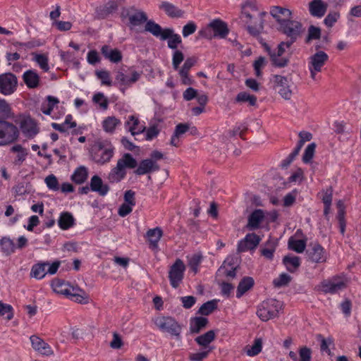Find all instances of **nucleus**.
Returning a JSON list of instances; mask_svg holds the SVG:
<instances>
[{"label": "nucleus", "mask_w": 361, "mask_h": 361, "mask_svg": "<svg viewBox=\"0 0 361 361\" xmlns=\"http://www.w3.org/2000/svg\"><path fill=\"white\" fill-rule=\"evenodd\" d=\"M265 15L266 13L260 11L253 1H247L242 6L240 18L247 25V30L252 36H257L262 32Z\"/></svg>", "instance_id": "nucleus-1"}, {"label": "nucleus", "mask_w": 361, "mask_h": 361, "mask_svg": "<svg viewBox=\"0 0 361 361\" xmlns=\"http://www.w3.org/2000/svg\"><path fill=\"white\" fill-rule=\"evenodd\" d=\"M137 165V161L133 157L126 153L117 161L116 166L114 167L108 175V180L110 183H118L126 176V168L135 169Z\"/></svg>", "instance_id": "nucleus-2"}, {"label": "nucleus", "mask_w": 361, "mask_h": 361, "mask_svg": "<svg viewBox=\"0 0 361 361\" xmlns=\"http://www.w3.org/2000/svg\"><path fill=\"white\" fill-rule=\"evenodd\" d=\"M279 31L288 37V42L293 44L300 39L305 32V27L302 24L295 20L286 18V20H281L279 25Z\"/></svg>", "instance_id": "nucleus-3"}, {"label": "nucleus", "mask_w": 361, "mask_h": 361, "mask_svg": "<svg viewBox=\"0 0 361 361\" xmlns=\"http://www.w3.org/2000/svg\"><path fill=\"white\" fill-rule=\"evenodd\" d=\"M272 78L274 88L277 91L279 94L283 99L290 100L296 88L291 77L274 75Z\"/></svg>", "instance_id": "nucleus-4"}, {"label": "nucleus", "mask_w": 361, "mask_h": 361, "mask_svg": "<svg viewBox=\"0 0 361 361\" xmlns=\"http://www.w3.org/2000/svg\"><path fill=\"white\" fill-rule=\"evenodd\" d=\"M281 307V302L275 299L263 301L257 308V315L262 321L267 322L279 317Z\"/></svg>", "instance_id": "nucleus-5"}, {"label": "nucleus", "mask_w": 361, "mask_h": 361, "mask_svg": "<svg viewBox=\"0 0 361 361\" xmlns=\"http://www.w3.org/2000/svg\"><path fill=\"white\" fill-rule=\"evenodd\" d=\"M121 18L128 19L131 29L146 23L147 20V14L144 11L137 9L135 6L123 8L121 12Z\"/></svg>", "instance_id": "nucleus-6"}, {"label": "nucleus", "mask_w": 361, "mask_h": 361, "mask_svg": "<svg viewBox=\"0 0 361 361\" xmlns=\"http://www.w3.org/2000/svg\"><path fill=\"white\" fill-rule=\"evenodd\" d=\"M114 155V149L106 147L102 142H96L92 147L91 156L94 161L99 164L109 162Z\"/></svg>", "instance_id": "nucleus-7"}, {"label": "nucleus", "mask_w": 361, "mask_h": 361, "mask_svg": "<svg viewBox=\"0 0 361 361\" xmlns=\"http://www.w3.org/2000/svg\"><path fill=\"white\" fill-rule=\"evenodd\" d=\"M157 325L162 331L169 334L178 341L180 340L182 326L173 317H161L157 321Z\"/></svg>", "instance_id": "nucleus-8"}, {"label": "nucleus", "mask_w": 361, "mask_h": 361, "mask_svg": "<svg viewBox=\"0 0 361 361\" xmlns=\"http://www.w3.org/2000/svg\"><path fill=\"white\" fill-rule=\"evenodd\" d=\"M350 280L345 276H336L330 281H324L321 283V288L326 293H336L347 287Z\"/></svg>", "instance_id": "nucleus-9"}, {"label": "nucleus", "mask_w": 361, "mask_h": 361, "mask_svg": "<svg viewBox=\"0 0 361 361\" xmlns=\"http://www.w3.org/2000/svg\"><path fill=\"white\" fill-rule=\"evenodd\" d=\"M329 60V56L323 51H318L309 58L308 68L312 79H316L317 73L322 71V67Z\"/></svg>", "instance_id": "nucleus-10"}, {"label": "nucleus", "mask_w": 361, "mask_h": 361, "mask_svg": "<svg viewBox=\"0 0 361 361\" xmlns=\"http://www.w3.org/2000/svg\"><path fill=\"white\" fill-rule=\"evenodd\" d=\"M185 271V265L180 259H176L175 262L170 267L169 279L171 286L176 288L182 282Z\"/></svg>", "instance_id": "nucleus-11"}, {"label": "nucleus", "mask_w": 361, "mask_h": 361, "mask_svg": "<svg viewBox=\"0 0 361 361\" xmlns=\"http://www.w3.org/2000/svg\"><path fill=\"white\" fill-rule=\"evenodd\" d=\"M0 135V145H7L16 141L19 136L18 128L12 123L4 121Z\"/></svg>", "instance_id": "nucleus-12"}, {"label": "nucleus", "mask_w": 361, "mask_h": 361, "mask_svg": "<svg viewBox=\"0 0 361 361\" xmlns=\"http://www.w3.org/2000/svg\"><path fill=\"white\" fill-rule=\"evenodd\" d=\"M292 45L293 44L288 41H283L279 44L277 51L271 54V63L274 66L283 68L288 64L289 59L281 56L285 53L286 49L290 48Z\"/></svg>", "instance_id": "nucleus-13"}, {"label": "nucleus", "mask_w": 361, "mask_h": 361, "mask_svg": "<svg viewBox=\"0 0 361 361\" xmlns=\"http://www.w3.org/2000/svg\"><path fill=\"white\" fill-rule=\"evenodd\" d=\"M18 80L16 76L11 73L0 75V93L10 95L16 90Z\"/></svg>", "instance_id": "nucleus-14"}, {"label": "nucleus", "mask_w": 361, "mask_h": 361, "mask_svg": "<svg viewBox=\"0 0 361 361\" xmlns=\"http://www.w3.org/2000/svg\"><path fill=\"white\" fill-rule=\"evenodd\" d=\"M306 255L309 260L315 263H322L326 259L324 248L318 243H310L306 250Z\"/></svg>", "instance_id": "nucleus-15"}, {"label": "nucleus", "mask_w": 361, "mask_h": 361, "mask_svg": "<svg viewBox=\"0 0 361 361\" xmlns=\"http://www.w3.org/2000/svg\"><path fill=\"white\" fill-rule=\"evenodd\" d=\"M32 348L39 354L43 356H51L54 355V350L42 338L33 335L30 337Z\"/></svg>", "instance_id": "nucleus-16"}, {"label": "nucleus", "mask_w": 361, "mask_h": 361, "mask_svg": "<svg viewBox=\"0 0 361 361\" xmlns=\"http://www.w3.org/2000/svg\"><path fill=\"white\" fill-rule=\"evenodd\" d=\"M260 238L255 233H248L245 238L239 241L237 247L238 253L254 250L259 245Z\"/></svg>", "instance_id": "nucleus-17"}, {"label": "nucleus", "mask_w": 361, "mask_h": 361, "mask_svg": "<svg viewBox=\"0 0 361 361\" xmlns=\"http://www.w3.org/2000/svg\"><path fill=\"white\" fill-rule=\"evenodd\" d=\"M20 128L28 138L35 137L39 133L37 123L30 117L25 118L20 122Z\"/></svg>", "instance_id": "nucleus-18"}, {"label": "nucleus", "mask_w": 361, "mask_h": 361, "mask_svg": "<svg viewBox=\"0 0 361 361\" xmlns=\"http://www.w3.org/2000/svg\"><path fill=\"white\" fill-rule=\"evenodd\" d=\"M213 30L214 37L225 38L229 32L227 24L220 19H214L210 22Z\"/></svg>", "instance_id": "nucleus-19"}, {"label": "nucleus", "mask_w": 361, "mask_h": 361, "mask_svg": "<svg viewBox=\"0 0 361 361\" xmlns=\"http://www.w3.org/2000/svg\"><path fill=\"white\" fill-rule=\"evenodd\" d=\"M170 28L163 29L158 23L152 20H147L145 25V31L151 33L153 36L163 40L164 35L169 31Z\"/></svg>", "instance_id": "nucleus-20"}, {"label": "nucleus", "mask_w": 361, "mask_h": 361, "mask_svg": "<svg viewBox=\"0 0 361 361\" xmlns=\"http://www.w3.org/2000/svg\"><path fill=\"white\" fill-rule=\"evenodd\" d=\"M90 189L93 192H98L101 196H105L109 191V186L103 183L102 179L97 175H94L90 180Z\"/></svg>", "instance_id": "nucleus-21"}, {"label": "nucleus", "mask_w": 361, "mask_h": 361, "mask_svg": "<svg viewBox=\"0 0 361 361\" xmlns=\"http://www.w3.org/2000/svg\"><path fill=\"white\" fill-rule=\"evenodd\" d=\"M327 10V4L322 0H312L309 4V11L312 16L321 18Z\"/></svg>", "instance_id": "nucleus-22"}, {"label": "nucleus", "mask_w": 361, "mask_h": 361, "mask_svg": "<svg viewBox=\"0 0 361 361\" xmlns=\"http://www.w3.org/2000/svg\"><path fill=\"white\" fill-rule=\"evenodd\" d=\"M118 8V3L115 1H110L104 6L97 8L96 14L98 18L104 19L110 14L114 13Z\"/></svg>", "instance_id": "nucleus-23"}, {"label": "nucleus", "mask_w": 361, "mask_h": 361, "mask_svg": "<svg viewBox=\"0 0 361 361\" xmlns=\"http://www.w3.org/2000/svg\"><path fill=\"white\" fill-rule=\"evenodd\" d=\"M270 14L279 25L281 23V20H286V18H291L293 13L290 10L283 7L273 6L271 8Z\"/></svg>", "instance_id": "nucleus-24"}, {"label": "nucleus", "mask_w": 361, "mask_h": 361, "mask_svg": "<svg viewBox=\"0 0 361 361\" xmlns=\"http://www.w3.org/2000/svg\"><path fill=\"white\" fill-rule=\"evenodd\" d=\"M264 212L262 209H255L249 216L246 227L249 230L257 229L259 227L260 223L264 219Z\"/></svg>", "instance_id": "nucleus-25"}, {"label": "nucleus", "mask_w": 361, "mask_h": 361, "mask_svg": "<svg viewBox=\"0 0 361 361\" xmlns=\"http://www.w3.org/2000/svg\"><path fill=\"white\" fill-rule=\"evenodd\" d=\"M126 126L128 127V130L132 135L142 133L146 130L145 126L140 125L139 118L133 115L128 117L126 122Z\"/></svg>", "instance_id": "nucleus-26"}, {"label": "nucleus", "mask_w": 361, "mask_h": 361, "mask_svg": "<svg viewBox=\"0 0 361 361\" xmlns=\"http://www.w3.org/2000/svg\"><path fill=\"white\" fill-rule=\"evenodd\" d=\"M140 75L141 73L137 71H133L130 77L125 75L121 71H118L116 75V80L121 85L130 86L133 83L137 82L139 80Z\"/></svg>", "instance_id": "nucleus-27"}, {"label": "nucleus", "mask_w": 361, "mask_h": 361, "mask_svg": "<svg viewBox=\"0 0 361 361\" xmlns=\"http://www.w3.org/2000/svg\"><path fill=\"white\" fill-rule=\"evenodd\" d=\"M159 8L164 11V12L171 18H182L185 14V11L178 8L173 4L167 1H163L159 6Z\"/></svg>", "instance_id": "nucleus-28"}, {"label": "nucleus", "mask_w": 361, "mask_h": 361, "mask_svg": "<svg viewBox=\"0 0 361 361\" xmlns=\"http://www.w3.org/2000/svg\"><path fill=\"white\" fill-rule=\"evenodd\" d=\"M168 47L173 50H176L178 45L182 43V39L180 36L174 32L173 29L170 28L166 35H164L163 40H166Z\"/></svg>", "instance_id": "nucleus-29"}, {"label": "nucleus", "mask_w": 361, "mask_h": 361, "mask_svg": "<svg viewBox=\"0 0 361 361\" xmlns=\"http://www.w3.org/2000/svg\"><path fill=\"white\" fill-rule=\"evenodd\" d=\"M216 337L215 332L214 330H210L205 334L200 335L195 338V342L203 349L212 348L209 344L214 341Z\"/></svg>", "instance_id": "nucleus-30"}, {"label": "nucleus", "mask_w": 361, "mask_h": 361, "mask_svg": "<svg viewBox=\"0 0 361 361\" xmlns=\"http://www.w3.org/2000/svg\"><path fill=\"white\" fill-rule=\"evenodd\" d=\"M23 79L29 88H36L39 84V76L32 70L25 71L23 75Z\"/></svg>", "instance_id": "nucleus-31"}, {"label": "nucleus", "mask_w": 361, "mask_h": 361, "mask_svg": "<svg viewBox=\"0 0 361 361\" xmlns=\"http://www.w3.org/2000/svg\"><path fill=\"white\" fill-rule=\"evenodd\" d=\"M103 56L113 63H118L121 61L122 55L119 50L111 49L109 46L104 45L101 49Z\"/></svg>", "instance_id": "nucleus-32"}, {"label": "nucleus", "mask_w": 361, "mask_h": 361, "mask_svg": "<svg viewBox=\"0 0 361 361\" xmlns=\"http://www.w3.org/2000/svg\"><path fill=\"white\" fill-rule=\"evenodd\" d=\"M146 235L148 238L149 245L153 248H157L158 243L163 235V231L160 227L149 229Z\"/></svg>", "instance_id": "nucleus-33"}, {"label": "nucleus", "mask_w": 361, "mask_h": 361, "mask_svg": "<svg viewBox=\"0 0 361 361\" xmlns=\"http://www.w3.org/2000/svg\"><path fill=\"white\" fill-rule=\"evenodd\" d=\"M255 284L254 279L250 276L244 277L239 283L237 288L236 297L241 298L247 290L251 289Z\"/></svg>", "instance_id": "nucleus-34"}, {"label": "nucleus", "mask_w": 361, "mask_h": 361, "mask_svg": "<svg viewBox=\"0 0 361 361\" xmlns=\"http://www.w3.org/2000/svg\"><path fill=\"white\" fill-rule=\"evenodd\" d=\"M208 324V319L202 317H195L191 319L190 331L192 334H198Z\"/></svg>", "instance_id": "nucleus-35"}, {"label": "nucleus", "mask_w": 361, "mask_h": 361, "mask_svg": "<svg viewBox=\"0 0 361 361\" xmlns=\"http://www.w3.org/2000/svg\"><path fill=\"white\" fill-rule=\"evenodd\" d=\"M58 224L61 229L67 230L74 225L75 219L70 212H65L61 214Z\"/></svg>", "instance_id": "nucleus-36"}, {"label": "nucleus", "mask_w": 361, "mask_h": 361, "mask_svg": "<svg viewBox=\"0 0 361 361\" xmlns=\"http://www.w3.org/2000/svg\"><path fill=\"white\" fill-rule=\"evenodd\" d=\"M283 263L287 270L290 272H295L300 265V259L297 256L286 255L283 258Z\"/></svg>", "instance_id": "nucleus-37"}, {"label": "nucleus", "mask_w": 361, "mask_h": 361, "mask_svg": "<svg viewBox=\"0 0 361 361\" xmlns=\"http://www.w3.org/2000/svg\"><path fill=\"white\" fill-rule=\"evenodd\" d=\"M187 258L189 267L195 274H197L198 272L199 266L204 258L201 252L195 253L191 256H188Z\"/></svg>", "instance_id": "nucleus-38"}, {"label": "nucleus", "mask_w": 361, "mask_h": 361, "mask_svg": "<svg viewBox=\"0 0 361 361\" xmlns=\"http://www.w3.org/2000/svg\"><path fill=\"white\" fill-rule=\"evenodd\" d=\"M49 265V262H40L32 266L30 276L37 279H42L46 275L45 267Z\"/></svg>", "instance_id": "nucleus-39"}, {"label": "nucleus", "mask_w": 361, "mask_h": 361, "mask_svg": "<svg viewBox=\"0 0 361 361\" xmlns=\"http://www.w3.org/2000/svg\"><path fill=\"white\" fill-rule=\"evenodd\" d=\"M88 173L85 166L78 167L71 176V179L77 184L83 183L87 178Z\"/></svg>", "instance_id": "nucleus-40"}, {"label": "nucleus", "mask_w": 361, "mask_h": 361, "mask_svg": "<svg viewBox=\"0 0 361 361\" xmlns=\"http://www.w3.org/2000/svg\"><path fill=\"white\" fill-rule=\"evenodd\" d=\"M152 159L142 160L136 170L134 171L136 175L141 176L152 172Z\"/></svg>", "instance_id": "nucleus-41"}, {"label": "nucleus", "mask_w": 361, "mask_h": 361, "mask_svg": "<svg viewBox=\"0 0 361 361\" xmlns=\"http://www.w3.org/2000/svg\"><path fill=\"white\" fill-rule=\"evenodd\" d=\"M12 152H17L16 159L14 161L16 165H20L25 159L27 152L20 145H16L11 148Z\"/></svg>", "instance_id": "nucleus-42"}, {"label": "nucleus", "mask_w": 361, "mask_h": 361, "mask_svg": "<svg viewBox=\"0 0 361 361\" xmlns=\"http://www.w3.org/2000/svg\"><path fill=\"white\" fill-rule=\"evenodd\" d=\"M48 103H43L41 106V111L46 115H50L54 106L59 103V101L57 98L48 96L47 97Z\"/></svg>", "instance_id": "nucleus-43"}, {"label": "nucleus", "mask_w": 361, "mask_h": 361, "mask_svg": "<svg viewBox=\"0 0 361 361\" xmlns=\"http://www.w3.org/2000/svg\"><path fill=\"white\" fill-rule=\"evenodd\" d=\"M120 121L114 116L107 117L102 123L104 130L107 133H113L116 127L120 124Z\"/></svg>", "instance_id": "nucleus-44"}, {"label": "nucleus", "mask_w": 361, "mask_h": 361, "mask_svg": "<svg viewBox=\"0 0 361 361\" xmlns=\"http://www.w3.org/2000/svg\"><path fill=\"white\" fill-rule=\"evenodd\" d=\"M308 33L305 39V43L308 44L312 40L319 39L321 38L322 30L319 27L311 25L308 27Z\"/></svg>", "instance_id": "nucleus-45"}, {"label": "nucleus", "mask_w": 361, "mask_h": 361, "mask_svg": "<svg viewBox=\"0 0 361 361\" xmlns=\"http://www.w3.org/2000/svg\"><path fill=\"white\" fill-rule=\"evenodd\" d=\"M67 286L68 283L60 280L53 281L51 283V287L55 293L64 295L66 297L68 293Z\"/></svg>", "instance_id": "nucleus-46"}, {"label": "nucleus", "mask_w": 361, "mask_h": 361, "mask_svg": "<svg viewBox=\"0 0 361 361\" xmlns=\"http://www.w3.org/2000/svg\"><path fill=\"white\" fill-rule=\"evenodd\" d=\"M235 101L237 102H249L250 106H255L257 103V97L251 95L245 92H241L236 96Z\"/></svg>", "instance_id": "nucleus-47"}, {"label": "nucleus", "mask_w": 361, "mask_h": 361, "mask_svg": "<svg viewBox=\"0 0 361 361\" xmlns=\"http://www.w3.org/2000/svg\"><path fill=\"white\" fill-rule=\"evenodd\" d=\"M306 247L305 241L303 240H288V247L298 253H302Z\"/></svg>", "instance_id": "nucleus-48"}, {"label": "nucleus", "mask_w": 361, "mask_h": 361, "mask_svg": "<svg viewBox=\"0 0 361 361\" xmlns=\"http://www.w3.org/2000/svg\"><path fill=\"white\" fill-rule=\"evenodd\" d=\"M34 56V60L39 66V67L44 71L47 72L49 70V66L48 63V58L44 54H32Z\"/></svg>", "instance_id": "nucleus-49"}, {"label": "nucleus", "mask_w": 361, "mask_h": 361, "mask_svg": "<svg viewBox=\"0 0 361 361\" xmlns=\"http://www.w3.org/2000/svg\"><path fill=\"white\" fill-rule=\"evenodd\" d=\"M216 302L215 300H210L202 305L198 310V313L202 315H209L216 310Z\"/></svg>", "instance_id": "nucleus-50"}, {"label": "nucleus", "mask_w": 361, "mask_h": 361, "mask_svg": "<svg viewBox=\"0 0 361 361\" xmlns=\"http://www.w3.org/2000/svg\"><path fill=\"white\" fill-rule=\"evenodd\" d=\"M2 250L6 255H9L15 251L16 246L12 240L8 238H3L0 241Z\"/></svg>", "instance_id": "nucleus-51"}, {"label": "nucleus", "mask_w": 361, "mask_h": 361, "mask_svg": "<svg viewBox=\"0 0 361 361\" xmlns=\"http://www.w3.org/2000/svg\"><path fill=\"white\" fill-rule=\"evenodd\" d=\"M247 349L246 350L247 355L248 356L252 357L258 355L262 348V341L261 338H257L255 340L254 344L250 347H247Z\"/></svg>", "instance_id": "nucleus-52"}, {"label": "nucleus", "mask_w": 361, "mask_h": 361, "mask_svg": "<svg viewBox=\"0 0 361 361\" xmlns=\"http://www.w3.org/2000/svg\"><path fill=\"white\" fill-rule=\"evenodd\" d=\"M315 149L316 144L314 142H312L307 145L302 156V161L304 163L307 164L311 161L314 157Z\"/></svg>", "instance_id": "nucleus-53"}, {"label": "nucleus", "mask_w": 361, "mask_h": 361, "mask_svg": "<svg viewBox=\"0 0 361 361\" xmlns=\"http://www.w3.org/2000/svg\"><path fill=\"white\" fill-rule=\"evenodd\" d=\"M291 279L292 278L290 275L283 273L274 280L273 283L277 288L286 286L290 282Z\"/></svg>", "instance_id": "nucleus-54"}, {"label": "nucleus", "mask_w": 361, "mask_h": 361, "mask_svg": "<svg viewBox=\"0 0 361 361\" xmlns=\"http://www.w3.org/2000/svg\"><path fill=\"white\" fill-rule=\"evenodd\" d=\"M212 351V348L203 349L200 352L190 353L189 355V359L191 361H202L205 358H207L209 354Z\"/></svg>", "instance_id": "nucleus-55"}, {"label": "nucleus", "mask_w": 361, "mask_h": 361, "mask_svg": "<svg viewBox=\"0 0 361 361\" xmlns=\"http://www.w3.org/2000/svg\"><path fill=\"white\" fill-rule=\"evenodd\" d=\"M71 300L80 303V304H87L88 303V295L83 290L82 293H78L75 294H72L71 296L68 297Z\"/></svg>", "instance_id": "nucleus-56"}, {"label": "nucleus", "mask_w": 361, "mask_h": 361, "mask_svg": "<svg viewBox=\"0 0 361 361\" xmlns=\"http://www.w3.org/2000/svg\"><path fill=\"white\" fill-rule=\"evenodd\" d=\"M47 186L52 190H58L59 189V182L56 177L54 174L49 175L44 180Z\"/></svg>", "instance_id": "nucleus-57"}, {"label": "nucleus", "mask_w": 361, "mask_h": 361, "mask_svg": "<svg viewBox=\"0 0 361 361\" xmlns=\"http://www.w3.org/2000/svg\"><path fill=\"white\" fill-rule=\"evenodd\" d=\"M300 359L298 361H311L312 350L307 346H302L299 349Z\"/></svg>", "instance_id": "nucleus-58"}, {"label": "nucleus", "mask_w": 361, "mask_h": 361, "mask_svg": "<svg viewBox=\"0 0 361 361\" xmlns=\"http://www.w3.org/2000/svg\"><path fill=\"white\" fill-rule=\"evenodd\" d=\"M184 59V55L182 51L176 50L173 54L172 65L175 70L179 68V66Z\"/></svg>", "instance_id": "nucleus-59"}, {"label": "nucleus", "mask_w": 361, "mask_h": 361, "mask_svg": "<svg viewBox=\"0 0 361 361\" xmlns=\"http://www.w3.org/2000/svg\"><path fill=\"white\" fill-rule=\"evenodd\" d=\"M11 113V107L8 102L0 98V118H4L9 116Z\"/></svg>", "instance_id": "nucleus-60"}, {"label": "nucleus", "mask_w": 361, "mask_h": 361, "mask_svg": "<svg viewBox=\"0 0 361 361\" xmlns=\"http://www.w3.org/2000/svg\"><path fill=\"white\" fill-rule=\"evenodd\" d=\"M93 102L99 104V106L103 109L108 108V100L104 97V95L102 92H98L93 96Z\"/></svg>", "instance_id": "nucleus-61"}, {"label": "nucleus", "mask_w": 361, "mask_h": 361, "mask_svg": "<svg viewBox=\"0 0 361 361\" xmlns=\"http://www.w3.org/2000/svg\"><path fill=\"white\" fill-rule=\"evenodd\" d=\"M237 263V259L235 257L233 256H228L226 257V259L223 262L222 265L219 267L218 271H221L222 269H225L227 268H238V266L236 265Z\"/></svg>", "instance_id": "nucleus-62"}, {"label": "nucleus", "mask_w": 361, "mask_h": 361, "mask_svg": "<svg viewBox=\"0 0 361 361\" xmlns=\"http://www.w3.org/2000/svg\"><path fill=\"white\" fill-rule=\"evenodd\" d=\"M213 30L210 26V23L207 25V27L202 28L198 32L197 38H205L208 39H211L214 37Z\"/></svg>", "instance_id": "nucleus-63"}, {"label": "nucleus", "mask_w": 361, "mask_h": 361, "mask_svg": "<svg viewBox=\"0 0 361 361\" xmlns=\"http://www.w3.org/2000/svg\"><path fill=\"white\" fill-rule=\"evenodd\" d=\"M197 60L194 57L188 58L181 68L179 69V73H188L190 68L195 64Z\"/></svg>", "instance_id": "nucleus-64"}]
</instances>
